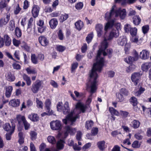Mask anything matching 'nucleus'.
Instances as JSON below:
<instances>
[{"instance_id": "f257e3e1", "label": "nucleus", "mask_w": 151, "mask_h": 151, "mask_svg": "<svg viewBox=\"0 0 151 151\" xmlns=\"http://www.w3.org/2000/svg\"><path fill=\"white\" fill-rule=\"evenodd\" d=\"M108 46L107 39L105 38L104 40L101 42L100 47L98 51L96 58V63H94L92 68L90 72L93 71L96 74H97V72H101L104 63V60L101 57L102 54L104 56H105L107 54L109 55L111 54L112 52V50L111 49L107 50V53L105 52V50L107 48Z\"/></svg>"}, {"instance_id": "f03ea898", "label": "nucleus", "mask_w": 151, "mask_h": 151, "mask_svg": "<svg viewBox=\"0 0 151 151\" xmlns=\"http://www.w3.org/2000/svg\"><path fill=\"white\" fill-rule=\"evenodd\" d=\"M87 108L86 105L81 102L78 103L76 106V108L73 111L68 114L65 119H63V123L66 124H69L72 125L73 123L78 118V115L81 112L84 113Z\"/></svg>"}, {"instance_id": "7ed1b4c3", "label": "nucleus", "mask_w": 151, "mask_h": 151, "mask_svg": "<svg viewBox=\"0 0 151 151\" xmlns=\"http://www.w3.org/2000/svg\"><path fill=\"white\" fill-rule=\"evenodd\" d=\"M90 79L86 84L87 90L91 93L86 101V104L89 105L92 101V95L93 93L96 91L97 87L96 79L98 77V74H96L93 71L90 72Z\"/></svg>"}, {"instance_id": "20e7f679", "label": "nucleus", "mask_w": 151, "mask_h": 151, "mask_svg": "<svg viewBox=\"0 0 151 151\" xmlns=\"http://www.w3.org/2000/svg\"><path fill=\"white\" fill-rule=\"evenodd\" d=\"M126 15V10L124 9H121L119 8L117 9L115 5H114L112 7L110 12H107L105 15V18L108 20L114 19L118 16L122 19H124Z\"/></svg>"}, {"instance_id": "39448f33", "label": "nucleus", "mask_w": 151, "mask_h": 151, "mask_svg": "<svg viewBox=\"0 0 151 151\" xmlns=\"http://www.w3.org/2000/svg\"><path fill=\"white\" fill-rule=\"evenodd\" d=\"M43 82L39 80H37L33 83L31 87V90L33 93H36L38 92L42 87Z\"/></svg>"}, {"instance_id": "423d86ee", "label": "nucleus", "mask_w": 151, "mask_h": 151, "mask_svg": "<svg viewBox=\"0 0 151 151\" xmlns=\"http://www.w3.org/2000/svg\"><path fill=\"white\" fill-rule=\"evenodd\" d=\"M50 126L51 129L54 130H60L62 128V124L61 122L57 120L50 122Z\"/></svg>"}, {"instance_id": "0eeeda50", "label": "nucleus", "mask_w": 151, "mask_h": 151, "mask_svg": "<svg viewBox=\"0 0 151 151\" xmlns=\"http://www.w3.org/2000/svg\"><path fill=\"white\" fill-rule=\"evenodd\" d=\"M95 29L98 37L104 36L106 33L105 31H103V26L102 25L98 24L96 26Z\"/></svg>"}, {"instance_id": "6e6552de", "label": "nucleus", "mask_w": 151, "mask_h": 151, "mask_svg": "<svg viewBox=\"0 0 151 151\" xmlns=\"http://www.w3.org/2000/svg\"><path fill=\"white\" fill-rule=\"evenodd\" d=\"M142 75V74L139 73H134L132 74L131 79L135 85H137L139 83L140 77Z\"/></svg>"}, {"instance_id": "1a4fd4ad", "label": "nucleus", "mask_w": 151, "mask_h": 151, "mask_svg": "<svg viewBox=\"0 0 151 151\" xmlns=\"http://www.w3.org/2000/svg\"><path fill=\"white\" fill-rule=\"evenodd\" d=\"M65 132L64 133L65 137H66L69 133L71 135L74 134L76 132V129L75 128H72L71 127L67 126L65 127Z\"/></svg>"}, {"instance_id": "9d476101", "label": "nucleus", "mask_w": 151, "mask_h": 151, "mask_svg": "<svg viewBox=\"0 0 151 151\" xmlns=\"http://www.w3.org/2000/svg\"><path fill=\"white\" fill-rule=\"evenodd\" d=\"M10 14L9 13L6 14L4 17L0 19V27H2L6 25L10 19Z\"/></svg>"}, {"instance_id": "9b49d317", "label": "nucleus", "mask_w": 151, "mask_h": 151, "mask_svg": "<svg viewBox=\"0 0 151 151\" xmlns=\"http://www.w3.org/2000/svg\"><path fill=\"white\" fill-rule=\"evenodd\" d=\"M105 19L108 21L111 20L110 21L106 23L105 26L104 30L105 31V33H106L107 30L111 28L114 25V19H111L108 20L105 18Z\"/></svg>"}, {"instance_id": "f8f14e48", "label": "nucleus", "mask_w": 151, "mask_h": 151, "mask_svg": "<svg viewBox=\"0 0 151 151\" xmlns=\"http://www.w3.org/2000/svg\"><path fill=\"white\" fill-rule=\"evenodd\" d=\"M45 106L47 112H48L49 114H51L53 113L52 110H51L50 106L51 105V102L49 99H47L45 101Z\"/></svg>"}, {"instance_id": "ddd939ff", "label": "nucleus", "mask_w": 151, "mask_h": 151, "mask_svg": "<svg viewBox=\"0 0 151 151\" xmlns=\"http://www.w3.org/2000/svg\"><path fill=\"white\" fill-rule=\"evenodd\" d=\"M10 121L12 124V132H11L10 133H7L6 134V138L7 140H10L11 138V134L14 132L15 129V125L14 123L15 122V120L13 119H10Z\"/></svg>"}, {"instance_id": "4468645a", "label": "nucleus", "mask_w": 151, "mask_h": 151, "mask_svg": "<svg viewBox=\"0 0 151 151\" xmlns=\"http://www.w3.org/2000/svg\"><path fill=\"white\" fill-rule=\"evenodd\" d=\"M119 36V31L118 30L113 29L110 32L108 40H112L114 37H117Z\"/></svg>"}, {"instance_id": "2eb2a0df", "label": "nucleus", "mask_w": 151, "mask_h": 151, "mask_svg": "<svg viewBox=\"0 0 151 151\" xmlns=\"http://www.w3.org/2000/svg\"><path fill=\"white\" fill-rule=\"evenodd\" d=\"M39 41L41 45L43 46H45L48 44V41L47 38L43 36H41L39 37Z\"/></svg>"}, {"instance_id": "dca6fc26", "label": "nucleus", "mask_w": 151, "mask_h": 151, "mask_svg": "<svg viewBox=\"0 0 151 151\" xmlns=\"http://www.w3.org/2000/svg\"><path fill=\"white\" fill-rule=\"evenodd\" d=\"M3 38L4 44V43L6 46H9L11 43V40L9 36L7 34H5L4 35V38Z\"/></svg>"}, {"instance_id": "f3484780", "label": "nucleus", "mask_w": 151, "mask_h": 151, "mask_svg": "<svg viewBox=\"0 0 151 151\" xmlns=\"http://www.w3.org/2000/svg\"><path fill=\"white\" fill-rule=\"evenodd\" d=\"M40 10L39 6L37 5L33 6L32 10V13L34 18L37 17L38 15Z\"/></svg>"}, {"instance_id": "a211bd4d", "label": "nucleus", "mask_w": 151, "mask_h": 151, "mask_svg": "<svg viewBox=\"0 0 151 151\" xmlns=\"http://www.w3.org/2000/svg\"><path fill=\"white\" fill-rule=\"evenodd\" d=\"M117 42L119 45L123 46L127 43V39L124 36L120 37L118 40Z\"/></svg>"}, {"instance_id": "6ab92c4d", "label": "nucleus", "mask_w": 151, "mask_h": 151, "mask_svg": "<svg viewBox=\"0 0 151 151\" xmlns=\"http://www.w3.org/2000/svg\"><path fill=\"white\" fill-rule=\"evenodd\" d=\"M28 118L33 122H37L39 120V117L37 114L35 113H32L28 115Z\"/></svg>"}, {"instance_id": "aec40b11", "label": "nucleus", "mask_w": 151, "mask_h": 151, "mask_svg": "<svg viewBox=\"0 0 151 151\" xmlns=\"http://www.w3.org/2000/svg\"><path fill=\"white\" fill-rule=\"evenodd\" d=\"M140 56L142 59H147L149 57V52L148 51L143 50L140 52Z\"/></svg>"}, {"instance_id": "412c9836", "label": "nucleus", "mask_w": 151, "mask_h": 151, "mask_svg": "<svg viewBox=\"0 0 151 151\" xmlns=\"http://www.w3.org/2000/svg\"><path fill=\"white\" fill-rule=\"evenodd\" d=\"M49 23L50 27L52 29H54L58 25V21L56 19L53 18L50 21Z\"/></svg>"}, {"instance_id": "4be33fe9", "label": "nucleus", "mask_w": 151, "mask_h": 151, "mask_svg": "<svg viewBox=\"0 0 151 151\" xmlns=\"http://www.w3.org/2000/svg\"><path fill=\"white\" fill-rule=\"evenodd\" d=\"M20 104V100L18 99H14L11 100L9 102V104L13 107L18 106Z\"/></svg>"}, {"instance_id": "5701e85b", "label": "nucleus", "mask_w": 151, "mask_h": 151, "mask_svg": "<svg viewBox=\"0 0 151 151\" xmlns=\"http://www.w3.org/2000/svg\"><path fill=\"white\" fill-rule=\"evenodd\" d=\"M137 0H115L116 2L121 3L122 5L126 3L132 4L135 2Z\"/></svg>"}, {"instance_id": "b1692460", "label": "nucleus", "mask_w": 151, "mask_h": 151, "mask_svg": "<svg viewBox=\"0 0 151 151\" xmlns=\"http://www.w3.org/2000/svg\"><path fill=\"white\" fill-rule=\"evenodd\" d=\"M12 87L11 86H8L6 88L5 96L7 98H9L11 95L12 91Z\"/></svg>"}, {"instance_id": "393cba45", "label": "nucleus", "mask_w": 151, "mask_h": 151, "mask_svg": "<svg viewBox=\"0 0 151 151\" xmlns=\"http://www.w3.org/2000/svg\"><path fill=\"white\" fill-rule=\"evenodd\" d=\"M150 67H151V63L149 62L144 63L141 66L142 70L144 71H147Z\"/></svg>"}, {"instance_id": "a878e982", "label": "nucleus", "mask_w": 151, "mask_h": 151, "mask_svg": "<svg viewBox=\"0 0 151 151\" xmlns=\"http://www.w3.org/2000/svg\"><path fill=\"white\" fill-rule=\"evenodd\" d=\"M141 22V19L138 15H136L133 18V22L135 25H138Z\"/></svg>"}, {"instance_id": "bb28decb", "label": "nucleus", "mask_w": 151, "mask_h": 151, "mask_svg": "<svg viewBox=\"0 0 151 151\" xmlns=\"http://www.w3.org/2000/svg\"><path fill=\"white\" fill-rule=\"evenodd\" d=\"M69 104L68 102H66L64 105V108L63 109V113L65 114H68L69 111Z\"/></svg>"}, {"instance_id": "cd10ccee", "label": "nucleus", "mask_w": 151, "mask_h": 151, "mask_svg": "<svg viewBox=\"0 0 151 151\" xmlns=\"http://www.w3.org/2000/svg\"><path fill=\"white\" fill-rule=\"evenodd\" d=\"M6 79L10 81H14L15 79L14 76L10 72H8L7 74H6Z\"/></svg>"}, {"instance_id": "c85d7f7f", "label": "nucleus", "mask_w": 151, "mask_h": 151, "mask_svg": "<svg viewBox=\"0 0 151 151\" xmlns=\"http://www.w3.org/2000/svg\"><path fill=\"white\" fill-rule=\"evenodd\" d=\"M75 24L76 28L78 30H81L83 26V23L81 20H79L76 22Z\"/></svg>"}, {"instance_id": "c756f323", "label": "nucleus", "mask_w": 151, "mask_h": 151, "mask_svg": "<svg viewBox=\"0 0 151 151\" xmlns=\"http://www.w3.org/2000/svg\"><path fill=\"white\" fill-rule=\"evenodd\" d=\"M93 122L92 120L87 121L85 124V127L87 130L90 129L93 125Z\"/></svg>"}, {"instance_id": "7c9ffc66", "label": "nucleus", "mask_w": 151, "mask_h": 151, "mask_svg": "<svg viewBox=\"0 0 151 151\" xmlns=\"http://www.w3.org/2000/svg\"><path fill=\"white\" fill-rule=\"evenodd\" d=\"M23 79L26 81L27 85L28 86H30L31 83L30 77L25 74H23Z\"/></svg>"}, {"instance_id": "2f4dec72", "label": "nucleus", "mask_w": 151, "mask_h": 151, "mask_svg": "<svg viewBox=\"0 0 151 151\" xmlns=\"http://www.w3.org/2000/svg\"><path fill=\"white\" fill-rule=\"evenodd\" d=\"M105 142L104 141H102L98 142L97 145L99 149L103 150L105 148Z\"/></svg>"}, {"instance_id": "473e14b6", "label": "nucleus", "mask_w": 151, "mask_h": 151, "mask_svg": "<svg viewBox=\"0 0 151 151\" xmlns=\"http://www.w3.org/2000/svg\"><path fill=\"white\" fill-rule=\"evenodd\" d=\"M64 142L62 140H60L58 141L56 144L57 148L59 150L62 149L64 147Z\"/></svg>"}, {"instance_id": "72a5a7b5", "label": "nucleus", "mask_w": 151, "mask_h": 151, "mask_svg": "<svg viewBox=\"0 0 151 151\" xmlns=\"http://www.w3.org/2000/svg\"><path fill=\"white\" fill-rule=\"evenodd\" d=\"M132 127L134 128L137 129L138 128L140 125V122L137 120H134L132 122Z\"/></svg>"}, {"instance_id": "f704fd0d", "label": "nucleus", "mask_w": 151, "mask_h": 151, "mask_svg": "<svg viewBox=\"0 0 151 151\" xmlns=\"http://www.w3.org/2000/svg\"><path fill=\"white\" fill-rule=\"evenodd\" d=\"M143 111H146V114L149 117H151V108H146L144 106H142Z\"/></svg>"}, {"instance_id": "c9c22d12", "label": "nucleus", "mask_w": 151, "mask_h": 151, "mask_svg": "<svg viewBox=\"0 0 151 151\" xmlns=\"http://www.w3.org/2000/svg\"><path fill=\"white\" fill-rule=\"evenodd\" d=\"M16 118L19 124H20L21 121L23 122L26 119L24 116H22L21 115H17Z\"/></svg>"}, {"instance_id": "e433bc0d", "label": "nucleus", "mask_w": 151, "mask_h": 151, "mask_svg": "<svg viewBox=\"0 0 151 151\" xmlns=\"http://www.w3.org/2000/svg\"><path fill=\"white\" fill-rule=\"evenodd\" d=\"M120 93L122 95H123L125 96H127L129 94V92L128 90L124 88H122L120 89Z\"/></svg>"}, {"instance_id": "4c0bfd02", "label": "nucleus", "mask_w": 151, "mask_h": 151, "mask_svg": "<svg viewBox=\"0 0 151 151\" xmlns=\"http://www.w3.org/2000/svg\"><path fill=\"white\" fill-rule=\"evenodd\" d=\"M47 139L49 142L52 144H54L55 143V137L52 136H49L47 138Z\"/></svg>"}, {"instance_id": "58836bf2", "label": "nucleus", "mask_w": 151, "mask_h": 151, "mask_svg": "<svg viewBox=\"0 0 151 151\" xmlns=\"http://www.w3.org/2000/svg\"><path fill=\"white\" fill-rule=\"evenodd\" d=\"M109 111L112 114H114L116 116H119V113L118 111L116 110L115 109L113 108V107H109Z\"/></svg>"}, {"instance_id": "ea45409f", "label": "nucleus", "mask_w": 151, "mask_h": 151, "mask_svg": "<svg viewBox=\"0 0 151 151\" xmlns=\"http://www.w3.org/2000/svg\"><path fill=\"white\" fill-rule=\"evenodd\" d=\"M130 102L134 106H136L138 103L137 99L134 97H132L129 99Z\"/></svg>"}, {"instance_id": "a19ab883", "label": "nucleus", "mask_w": 151, "mask_h": 151, "mask_svg": "<svg viewBox=\"0 0 151 151\" xmlns=\"http://www.w3.org/2000/svg\"><path fill=\"white\" fill-rule=\"evenodd\" d=\"M134 60V58L130 56H128L125 59V61L128 63L131 64Z\"/></svg>"}, {"instance_id": "79ce46f5", "label": "nucleus", "mask_w": 151, "mask_h": 151, "mask_svg": "<svg viewBox=\"0 0 151 151\" xmlns=\"http://www.w3.org/2000/svg\"><path fill=\"white\" fill-rule=\"evenodd\" d=\"M141 144L139 143L138 141H134L132 145V147L134 148H139Z\"/></svg>"}, {"instance_id": "37998d69", "label": "nucleus", "mask_w": 151, "mask_h": 151, "mask_svg": "<svg viewBox=\"0 0 151 151\" xmlns=\"http://www.w3.org/2000/svg\"><path fill=\"white\" fill-rule=\"evenodd\" d=\"M4 128L6 131L10 130L11 132H12V127H11L9 123L5 124L4 127Z\"/></svg>"}, {"instance_id": "c03bdc74", "label": "nucleus", "mask_w": 151, "mask_h": 151, "mask_svg": "<svg viewBox=\"0 0 151 151\" xmlns=\"http://www.w3.org/2000/svg\"><path fill=\"white\" fill-rule=\"evenodd\" d=\"M117 99L118 101L119 102L123 101L124 100V97L123 95L120 93H119L116 95Z\"/></svg>"}, {"instance_id": "a18cd8bd", "label": "nucleus", "mask_w": 151, "mask_h": 151, "mask_svg": "<svg viewBox=\"0 0 151 151\" xmlns=\"http://www.w3.org/2000/svg\"><path fill=\"white\" fill-rule=\"evenodd\" d=\"M27 73L28 74H35L37 73V72L35 69H31L30 68H27L26 69Z\"/></svg>"}, {"instance_id": "49530a36", "label": "nucleus", "mask_w": 151, "mask_h": 151, "mask_svg": "<svg viewBox=\"0 0 151 151\" xmlns=\"http://www.w3.org/2000/svg\"><path fill=\"white\" fill-rule=\"evenodd\" d=\"M15 33L16 36L18 37H20L22 35V32L20 29L18 27H16L15 30Z\"/></svg>"}, {"instance_id": "de8ad7c7", "label": "nucleus", "mask_w": 151, "mask_h": 151, "mask_svg": "<svg viewBox=\"0 0 151 151\" xmlns=\"http://www.w3.org/2000/svg\"><path fill=\"white\" fill-rule=\"evenodd\" d=\"M31 60L32 62L34 64H36L38 63L37 58H36V55L35 54L32 55L31 56Z\"/></svg>"}, {"instance_id": "09e8293b", "label": "nucleus", "mask_w": 151, "mask_h": 151, "mask_svg": "<svg viewBox=\"0 0 151 151\" xmlns=\"http://www.w3.org/2000/svg\"><path fill=\"white\" fill-rule=\"evenodd\" d=\"M9 28L11 31H12L15 28L14 22L12 20H11L9 23Z\"/></svg>"}, {"instance_id": "8fccbe9b", "label": "nucleus", "mask_w": 151, "mask_h": 151, "mask_svg": "<svg viewBox=\"0 0 151 151\" xmlns=\"http://www.w3.org/2000/svg\"><path fill=\"white\" fill-rule=\"evenodd\" d=\"M36 100L37 106L38 108H42L43 104L42 101L39 100L37 98H36Z\"/></svg>"}, {"instance_id": "3c124183", "label": "nucleus", "mask_w": 151, "mask_h": 151, "mask_svg": "<svg viewBox=\"0 0 151 151\" xmlns=\"http://www.w3.org/2000/svg\"><path fill=\"white\" fill-rule=\"evenodd\" d=\"M6 1L5 0H2L0 2V9H1L3 8L6 7Z\"/></svg>"}, {"instance_id": "603ef678", "label": "nucleus", "mask_w": 151, "mask_h": 151, "mask_svg": "<svg viewBox=\"0 0 151 151\" xmlns=\"http://www.w3.org/2000/svg\"><path fill=\"white\" fill-rule=\"evenodd\" d=\"M60 22H63L66 20L68 17V14H62L61 16Z\"/></svg>"}, {"instance_id": "864d4df0", "label": "nucleus", "mask_w": 151, "mask_h": 151, "mask_svg": "<svg viewBox=\"0 0 151 151\" xmlns=\"http://www.w3.org/2000/svg\"><path fill=\"white\" fill-rule=\"evenodd\" d=\"M137 29L135 27L132 28L130 29V33L132 36L136 35L137 33Z\"/></svg>"}, {"instance_id": "5fc2aeb1", "label": "nucleus", "mask_w": 151, "mask_h": 151, "mask_svg": "<svg viewBox=\"0 0 151 151\" xmlns=\"http://www.w3.org/2000/svg\"><path fill=\"white\" fill-rule=\"evenodd\" d=\"M93 37V33L88 34L86 37V40L88 43H89L92 40Z\"/></svg>"}, {"instance_id": "6e6d98bb", "label": "nucleus", "mask_w": 151, "mask_h": 151, "mask_svg": "<svg viewBox=\"0 0 151 151\" xmlns=\"http://www.w3.org/2000/svg\"><path fill=\"white\" fill-rule=\"evenodd\" d=\"M65 47L60 45L57 46V50L60 52H63L65 49Z\"/></svg>"}, {"instance_id": "4d7b16f0", "label": "nucleus", "mask_w": 151, "mask_h": 151, "mask_svg": "<svg viewBox=\"0 0 151 151\" xmlns=\"http://www.w3.org/2000/svg\"><path fill=\"white\" fill-rule=\"evenodd\" d=\"M130 48V45L129 43H127L125 45L124 50L126 54L128 53V51Z\"/></svg>"}, {"instance_id": "13d9d810", "label": "nucleus", "mask_w": 151, "mask_h": 151, "mask_svg": "<svg viewBox=\"0 0 151 151\" xmlns=\"http://www.w3.org/2000/svg\"><path fill=\"white\" fill-rule=\"evenodd\" d=\"M62 105V102H59L58 103L57 105V110L58 111H61L62 110L63 108Z\"/></svg>"}, {"instance_id": "bf43d9fd", "label": "nucleus", "mask_w": 151, "mask_h": 151, "mask_svg": "<svg viewBox=\"0 0 151 151\" xmlns=\"http://www.w3.org/2000/svg\"><path fill=\"white\" fill-rule=\"evenodd\" d=\"M83 6V4L82 2H79L76 5L75 7L76 9L78 10L81 9Z\"/></svg>"}, {"instance_id": "052dcab7", "label": "nucleus", "mask_w": 151, "mask_h": 151, "mask_svg": "<svg viewBox=\"0 0 151 151\" xmlns=\"http://www.w3.org/2000/svg\"><path fill=\"white\" fill-rule=\"evenodd\" d=\"M119 113L121 116L125 117H127L129 114L127 112L122 110L120 111Z\"/></svg>"}, {"instance_id": "680f3d73", "label": "nucleus", "mask_w": 151, "mask_h": 151, "mask_svg": "<svg viewBox=\"0 0 151 151\" xmlns=\"http://www.w3.org/2000/svg\"><path fill=\"white\" fill-rule=\"evenodd\" d=\"M149 29V26L147 25H145L142 27V30L143 33L144 34L147 33Z\"/></svg>"}, {"instance_id": "e2e57ef3", "label": "nucleus", "mask_w": 151, "mask_h": 151, "mask_svg": "<svg viewBox=\"0 0 151 151\" xmlns=\"http://www.w3.org/2000/svg\"><path fill=\"white\" fill-rule=\"evenodd\" d=\"M132 28L131 27L129 24H127L125 25L124 27V29L126 32H128L130 31V29Z\"/></svg>"}, {"instance_id": "0e129e2a", "label": "nucleus", "mask_w": 151, "mask_h": 151, "mask_svg": "<svg viewBox=\"0 0 151 151\" xmlns=\"http://www.w3.org/2000/svg\"><path fill=\"white\" fill-rule=\"evenodd\" d=\"M23 123L24 124L25 129V130H27L29 128L30 124L27 122L26 119L23 122Z\"/></svg>"}, {"instance_id": "69168bd1", "label": "nucleus", "mask_w": 151, "mask_h": 151, "mask_svg": "<svg viewBox=\"0 0 151 151\" xmlns=\"http://www.w3.org/2000/svg\"><path fill=\"white\" fill-rule=\"evenodd\" d=\"M30 135L31 139L32 140L35 139L37 135V133L36 132L33 131H32L30 133Z\"/></svg>"}, {"instance_id": "338daca9", "label": "nucleus", "mask_w": 151, "mask_h": 151, "mask_svg": "<svg viewBox=\"0 0 151 151\" xmlns=\"http://www.w3.org/2000/svg\"><path fill=\"white\" fill-rule=\"evenodd\" d=\"M132 37L131 39L132 42H133L137 43L138 40V37L136 35L132 36Z\"/></svg>"}, {"instance_id": "774afa93", "label": "nucleus", "mask_w": 151, "mask_h": 151, "mask_svg": "<svg viewBox=\"0 0 151 151\" xmlns=\"http://www.w3.org/2000/svg\"><path fill=\"white\" fill-rule=\"evenodd\" d=\"M58 36L59 39L62 40L63 39V35L61 30H59L58 33Z\"/></svg>"}]
</instances>
